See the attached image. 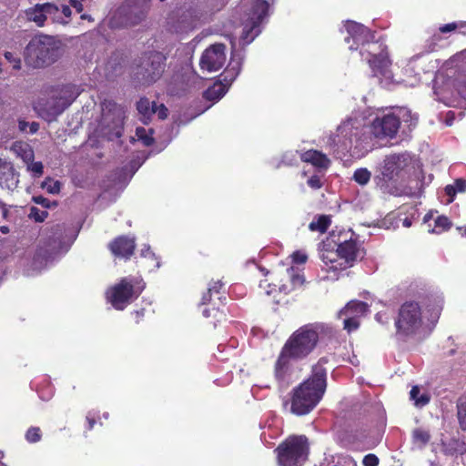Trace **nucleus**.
<instances>
[{
  "label": "nucleus",
  "mask_w": 466,
  "mask_h": 466,
  "mask_svg": "<svg viewBox=\"0 0 466 466\" xmlns=\"http://www.w3.org/2000/svg\"><path fill=\"white\" fill-rule=\"evenodd\" d=\"M327 357L312 365L309 376L290 391V412L304 416L311 412L322 400L328 386Z\"/></svg>",
  "instance_id": "obj_1"
},
{
  "label": "nucleus",
  "mask_w": 466,
  "mask_h": 466,
  "mask_svg": "<svg viewBox=\"0 0 466 466\" xmlns=\"http://www.w3.org/2000/svg\"><path fill=\"white\" fill-rule=\"evenodd\" d=\"M327 357L312 365L309 376L290 391V412L304 416L311 412L322 400L328 386Z\"/></svg>",
  "instance_id": "obj_2"
},
{
  "label": "nucleus",
  "mask_w": 466,
  "mask_h": 466,
  "mask_svg": "<svg viewBox=\"0 0 466 466\" xmlns=\"http://www.w3.org/2000/svg\"><path fill=\"white\" fill-rule=\"evenodd\" d=\"M377 31H348L349 36L345 41L352 44L350 48L360 50L362 56H368L365 59L372 73V76L379 78H390L392 76L391 65L388 46L382 36H376Z\"/></svg>",
  "instance_id": "obj_3"
},
{
  "label": "nucleus",
  "mask_w": 466,
  "mask_h": 466,
  "mask_svg": "<svg viewBox=\"0 0 466 466\" xmlns=\"http://www.w3.org/2000/svg\"><path fill=\"white\" fill-rule=\"evenodd\" d=\"M330 331L331 329L322 322L302 325L289 337L281 349L295 360H304L314 352L323 336Z\"/></svg>",
  "instance_id": "obj_4"
},
{
  "label": "nucleus",
  "mask_w": 466,
  "mask_h": 466,
  "mask_svg": "<svg viewBox=\"0 0 466 466\" xmlns=\"http://www.w3.org/2000/svg\"><path fill=\"white\" fill-rule=\"evenodd\" d=\"M62 55V43L54 36L41 35L33 38L25 49V62L33 68L54 64Z\"/></svg>",
  "instance_id": "obj_5"
},
{
  "label": "nucleus",
  "mask_w": 466,
  "mask_h": 466,
  "mask_svg": "<svg viewBox=\"0 0 466 466\" xmlns=\"http://www.w3.org/2000/svg\"><path fill=\"white\" fill-rule=\"evenodd\" d=\"M46 99L38 103L43 116L56 118L61 115L79 96L76 85L59 84L50 86L46 89Z\"/></svg>",
  "instance_id": "obj_6"
},
{
  "label": "nucleus",
  "mask_w": 466,
  "mask_h": 466,
  "mask_svg": "<svg viewBox=\"0 0 466 466\" xmlns=\"http://www.w3.org/2000/svg\"><path fill=\"white\" fill-rule=\"evenodd\" d=\"M146 289V282L140 275L121 278L106 291V298L116 310H124L136 300Z\"/></svg>",
  "instance_id": "obj_7"
},
{
  "label": "nucleus",
  "mask_w": 466,
  "mask_h": 466,
  "mask_svg": "<svg viewBox=\"0 0 466 466\" xmlns=\"http://www.w3.org/2000/svg\"><path fill=\"white\" fill-rule=\"evenodd\" d=\"M309 451V441L304 435L289 436L275 450L279 466H302Z\"/></svg>",
  "instance_id": "obj_8"
},
{
  "label": "nucleus",
  "mask_w": 466,
  "mask_h": 466,
  "mask_svg": "<svg viewBox=\"0 0 466 466\" xmlns=\"http://www.w3.org/2000/svg\"><path fill=\"white\" fill-rule=\"evenodd\" d=\"M166 56L158 51H148L136 61L135 76L143 85H151L161 77L166 67Z\"/></svg>",
  "instance_id": "obj_9"
},
{
  "label": "nucleus",
  "mask_w": 466,
  "mask_h": 466,
  "mask_svg": "<svg viewBox=\"0 0 466 466\" xmlns=\"http://www.w3.org/2000/svg\"><path fill=\"white\" fill-rule=\"evenodd\" d=\"M422 326V312L418 302L406 301L395 319L396 335L402 339L415 335Z\"/></svg>",
  "instance_id": "obj_10"
},
{
  "label": "nucleus",
  "mask_w": 466,
  "mask_h": 466,
  "mask_svg": "<svg viewBox=\"0 0 466 466\" xmlns=\"http://www.w3.org/2000/svg\"><path fill=\"white\" fill-rule=\"evenodd\" d=\"M226 294L225 284L218 279L211 280L207 292L202 295L201 304H210V307L203 310V315L206 318H213L215 319L214 322H211L214 327L217 326V322L225 321L227 319V314L224 309H220V306L224 307L226 305Z\"/></svg>",
  "instance_id": "obj_11"
},
{
  "label": "nucleus",
  "mask_w": 466,
  "mask_h": 466,
  "mask_svg": "<svg viewBox=\"0 0 466 466\" xmlns=\"http://www.w3.org/2000/svg\"><path fill=\"white\" fill-rule=\"evenodd\" d=\"M348 233H340L339 235L331 234L327 238L326 246L330 247V242H333L337 247L339 255V268L347 269L351 268L358 259L363 258L365 255L364 249L357 239L353 238V234L347 238Z\"/></svg>",
  "instance_id": "obj_12"
},
{
  "label": "nucleus",
  "mask_w": 466,
  "mask_h": 466,
  "mask_svg": "<svg viewBox=\"0 0 466 466\" xmlns=\"http://www.w3.org/2000/svg\"><path fill=\"white\" fill-rule=\"evenodd\" d=\"M151 0H125L116 11V19L122 26L140 25L150 10Z\"/></svg>",
  "instance_id": "obj_13"
},
{
  "label": "nucleus",
  "mask_w": 466,
  "mask_h": 466,
  "mask_svg": "<svg viewBox=\"0 0 466 466\" xmlns=\"http://www.w3.org/2000/svg\"><path fill=\"white\" fill-rule=\"evenodd\" d=\"M338 136L344 139V146L350 148L352 146L358 147L371 141L369 127L359 122H344L338 128Z\"/></svg>",
  "instance_id": "obj_14"
},
{
  "label": "nucleus",
  "mask_w": 466,
  "mask_h": 466,
  "mask_svg": "<svg viewBox=\"0 0 466 466\" xmlns=\"http://www.w3.org/2000/svg\"><path fill=\"white\" fill-rule=\"evenodd\" d=\"M400 127V117L393 113L384 114L381 116H376L371 124L368 126L370 139L394 137Z\"/></svg>",
  "instance_id": "obj_15"
},
{
  "label": "nucleus",
  "mask_w": 466,
  "mask_h": 466,
  "mask_svg": "<svg viewBox=\"0 0 466 466\" xmlns=\"http://www.w3.org/2000/svg\"><path fill=\"white\" fill-rule=\"evenodd\" d=\"M226 46L214 44L208 47L200 57L199 66L202 70L215 72L223 67L226 62Z\"/></svg>",
  "instance_id": "obj_16"
},
{
  "label": "nucleus",
  "mask_w": 466,
  "mask_h": 466,
  "mask_svg": "<svg viewBox=\"0 0 466 466\" xmlns=\"http://www.w3.org/2000/svg\"><path fill=\"white\" fill-rule=\"evenodd\" d=\"M291 355L282 349L274 364L273 374L279 388L285 389L292 382V362H297Z\"/></svg>",
  "instance_id": "obj_17"
},
{
  "label": "nucleus",
  "mask_w": 466,
  "mask_h": 466,
  "mask_svg": "<svg viewBox=\"0 0 466 466\" xmlns=\"http://www.w3.org/2000/svg\"><path fill=\"white\" fill-rule=\"evenodd\" d=\"M268 4L264 0H254L248 6V13L245 18L246 26L254 29L264 23L268 15Z\"/></svg>",
  "instance_id": "obj_18"
},
{
  "label": "nucleus",
  "mask_w": 466,
  "mask_h": 466,
  "mask_svg": "<svg viewBox=\"0 0 466 466\" xmlns=\"http://www.w3.org/2000/svg\"><path fill=\"white\" fill-rule=\"evenodd\" d=\"M58 7L46 3L36 5L25 12V18L29 22H34L35 26L41 27L45 25V21L53 15H56Z\"/></svg>",
  "instance_id": "obj_19"
},
{
  "label": "nucleus",
  "mask_w": 466,
  "mask_h": 466,
  "mask_svg": "<svg viewBox=\"0 0 466 466\" xmlns=\"http://www.w3.org/2000/svg\"><path fill=\"white\" fill-rule=\"evenodd\" d=\"M108 248L115 257L129 259L136 249L135 239L127 236H118L109 242Z\"/></svg>",
  "instance_id": "obj_20"
},
{
  "label": "nucleus",
  "mask_w": 466,
  "mask_h": 466,
  "mask_svg": "<svg viewBox=\"0 0 466 466\" xmlns=\"http://www.w3.org/2000/svg\"><path fill=\"white\" fill-rule=\"evenodd\" d=\"M406 166L403 155L393 154L387 156L383 161L381 175L385 182L393 180Z\"/></svg>",
  "instance_id": "obj_21"
},
{
  "label": "nucleus",
  "mask_w": 466,
  "mask_h": 466,
  "mask_svg": "<svg viewBox=\"0 0 466 466\" xmlns=\"http://www.w3.org/2000/svg\"><path fill=\"white\" fill-rule=\"evenodd\" d=\"M19 183V173L13 163L0 158V187L13 190Z\"/></svg>",
  "instance_id": "obj_22"
},
{
  "label": "nucleus",
  "mask_w": 466,
  "mask_h": 466,
  "mask_svg": "<svg viewBox=\"0 0 466 466\" xmlns=\"http://www.w3.org/2000/svg\"><path fill=\"white\" fill-rule=\"evenodd\" d=\"M236 56L237 55L234 52H232V56L230 58L229 64L226 67L224 72L221 74V76L223 77L221 81L222 83L225 82L224 84L227 85L228 87L237 78V76L239 75L241 71L243 58L240 57L239 56H238V58H236Z\"/></svg>",
  "instance_id": "obj_23"
},
{
  "label": "nucleus",
  "mask_w": 466,
  "mask_h": 466,
  "mask_svg": "<svg viewBox=\"0 0 466 466\" xmlns=\"http://www.w3.org/2000/svg\"><path fill=\"white\" fill-rule=\"evenodd\" d=\"M327 240L323 243V250L320 255L321 260L329 266V269L334 271H340L339 267V255L338 252V248L334 246L333 242H330V247L326 246Z\"/></svg>",
  "instance_id": "obj_24"
},
{
  "label": "nucleus",
  "mask_w": 466,
  "mask_h": 466,
  "mask_svg": "<svg viewBox=\"0 0 466 466\" xmlns=\"http://www.w3.org/2000/svg\"><path fill=\"white\" fill-rule=\"evenodd\" d=\"M300 159L302 162L309 163L320 168H328L330 164L329 157L324 153L316 149H309L303 152L300 155Z\"/></svg>",
  "instance_id": "obj_25"
},
{
  "label": "nucleus",
  "mask_w": 466,
  "mask_h": 466,
  "mask_svg": "<svg viewBox=\"0 0 466 466\" xmlns=\"http://www.w3.org/2000/svg\"><path fill=\"white\" fill-rule=\"evenodd\" d=\"M137 109L141 116L140 120L147 125L156 113V102H150L148 98L141 97L137 103Z\"/></svg>",
  "instance_id": "obj_26"
},
{
  "label": "nucleus",
  "mask_w": 466,
  "mask_h": 466,
  "mask_svg": "<svg viewBox=\"0 0 466 466\" xmlns=\"http://www.w3.org/2000/svg\"><path fill=\"white\" fill-rule=\"evenodd\" d=\"M368 309V305L366 302L360 300H351L340 311L339 316H348L353 315L360 317L363 315Z\"/></svg>",
  "instance_id": "obj_27"
},
{
  "label": "nucleus",
  "mask_w": 466,
  "mask_h": 466,
  "mask_svg": "<svg viewBox=\"0 0 466 466\" xmlns=\"http://www.w3.org/2000/svg\"><path fill=\"white\" fill-rule=\"evenodd\" d=\"M228 86L222 81L216 82L203 93V97L208 101L219 100L228 91Z\"/></svg>",
  "instance_id": "obj_28"
},
{
  "label": "nucleus",
  "mask_w": 466,
  "mask_h": 466,
  "mask_svg": "<svg viewBox=\"0 0 466 466\" xmlns=\"http://www.w3.org/2000/svg\"><path fill=\"white\" fill-rule=\"evenodd\" d=\"M12 150L20 157L25 163L34 160L35 155L32 147L25 142L16 141L12 146Z\"/></svg>",
  "instance_id": "obj_29"
},
{
  "label": "nucleus",
  "mask_w": 466,
  "mask_h": 466,
  "mask_svg": "<svg viewBox=\"0 0 466 466\" xmlns=\"http://www.w3.org/2000/svg\"><path fill=\"white\" fill-rule=\"evenodd\" d=\"M431 435L428 430L416 428L411 432L412 443L420 449L424 448L431 441Z\"/></svg>",
  "instance_id": "obj_30"
},
{
  "label": "nucleus",
  "mask_w": 466,
  "mask_h": 466,
  "mask_svg": "<svg viewBox=\"0 0 466 466\" xmlns=\"http://www.w3.org/2000/svg\"><path fill=\"white\" fill-rule=\"evenodd\" d=\"M287 275L289 279L290 280V287L289 288L286 285H282L281 287H279V289L281 291H284L285 293H288L292 289L301 287L305 281L304 277L299 273H296L293 268L288 269Z\"/></svg>",
  "instance_id": "obj_31"
},
{
  "label": "nucleus",
  "mask_w": 466,
  "mask_h": 466,
  "mask_svg": "<svg viewBox=\"0 0 466 466\" xmlns=\"http://www.w3.org/2000/svg\"><path fill=\"white\" fill-rule=\"evenodd\" d=\"M444 191L449 197L448 203H451L458 192L463 193L466 191V180L463 178H457L453 185H447Z\"/></svg>",
  "instance_id": "obj_32"
},
{
  "label": "nucleus",
  "mask_w": 466,
  "mask_h": 466,
  "mask_svg": "<svg viewBox=\"0 0 466 466\" xmlns=\"http://www.w3.org/2000/svg\"><path fill=\"white\" fill-rule=\"evenodd\" d=\"M330 224H331V219H330L329 216L319 215V216H318L316 220H312L309 223V228L311 231H318V232L323 234L328 230Z\"/></svg>",
  "instance_id": "obj_33"
},
{
  "label": "nucleus",
  "mask_w": 466,
  "mask_h": 466,
  "mask_svg": "<svg viewBox=\"0 0 466 466\" xmlns=\"http://www.w3.org/2000/svg\"><path fill=\"white\" fill-rule=\"evenodd\" d=\"M101 107L106 115L111 114L114 116L119 117L124 114L123 107L113 99H104L101 102Z\"/></svg>",
  "instance_id": "obj_34"
},
{
  "label": "nucleus",
  "mask_w": 466,
  "mask_h": 466,
  "mask_svg": "<svg viewBox=\"0 0 466 466\" xmlns=\"http://www.w3.org/2000/svg\"><path fill=\"white\" fill-rule=\"evenodd\" d=\"M434 223L435 227L431 229H429L430 233L441 234L442 232L448 231L452 226L451 219L444 215L438 216L435 218Z\"/></svg>",
  "instance_id": "obj_35"
},
{
  "label": "nucleus",
  "mask_w": 466,
  "mask_h": 466,
  "mask_svg": "<svg viewBox=\"0 0 466 466\" xmlns=\"http://www.w3.org/2000/svg\"><path fill=\"white\" fill-rule=\"evenodd\" d=\"M457 418L461 429L466 431V396L459 398L457 401Z\"/></svg>",
  "instance_id": "obj_36"
},
{
  "label": "nucleus",
  "mask_w": 466,
  "mask_h": 466,
  "mask_svg": "<svg viewBox=\"0 0 466 466\" xmlns=\"http://www.w3.org/2000/svg\"><path fill=\"white\" fill-rule=\"evenodd\" d=\"M452 86L456 89L459 96L466 99V72L459 74L452 81Z\"/></svg>",
  "instance_id": "obj_37"
},
{
  "label": "nucleus",
  "mask_w": 466,
  "mask_h": 466,
  "mask_svg": "<svg viewBox=\"0 0 466 466\" xmlns=\"http://www.w3.org/2000/svg\"><path fill=\"white\" fill-rule=\"evenodd\" d=\"M420 394V388L418 386H413L410 391V399L414 400V403L418 407H423L430 402V397L427 394Z\"/></svg>",
  "instance_id": "obj_38"
},
{
  "label": "nucleus",
  "mask_w": 466,
  "mask_h": 466,
  "mask_svg": "<svg viewBox=\"0 0 466 466\" xmlns=\"http://www.w3.org/2000/svg\"><path fill=\"white\" fill-rule=\"evenodd\" d=\"M371 174L367 168H358L353 174V179L358 184L364 186L370 179Z\"/></svg>",
  "instance_id": "obj_39"
},
{
  "label": "nucleus",
  "mask_w": 466,
  "mask_h": 466,
  "mask_svg": "<svg viewBox=\"0 0 466 466\" xmlns=\"http://www.w3.org/2000/svg\"><path fill=\"white\" fill-rule=\"evenodd\" d=\"M149 131L150 134H147V130L144 127H137L136 129L137 137L146 147H150L154 144V138L152 137L153 130L150 129Z\"/></svg>",
  "instance_id": "obj_40"
},
{
  "label": "nucleus",
  "mask_w": 466,
  "mask_h": 466,
  "mask_svg": "<svg viewBox=\"0 0 466 466\" xmlns=\"http://www.w3.org/2000/svg\"><path fill=\"white\" fill-rule=\"evenodd\" d=\"M25 440L29 443L38 442L42 439V431L39 427H30L25 435Z\"/></svg>",
  "instance_id": "obj_41"
},
{
  "label": "nucleus",
  "mask_w": 466,
  "mask_h": 466,
  "mask_svg": "<svg viewBox=\"0 0 466 466\" xmlns=\"http://www.w3.org/2000/svg\"><path fill=\"white\" fill-rule=\"evenodd\" d=\"M359 317L357 316H351V315H348V316H345V319H344V329H347L349 332L350 331H353L355 329H357L360 326V321H359Z\"/></svg>",
  "instance_id": "obj_42"
},
{
  "label": "nucleus",
  "mask_w": 466,
  "mask_h": 466,
  "mask_svg": "<svg viewBox=\"0 0 466 466\" xmlns=\"http://www.w3.org/2000/svg\"><path fill=\"white\" fill-rule=\"evenodd\" d=\"M27 165V170L32 172L34 177H40L44 173V166L42 162L37 161L25 163Z\"/></svg>",
  "instance_id": "obj_43"
},
{
  "label": "nucleus",
  "mask_w": 466,
  "mask_h": 466,
  "mask_svg": "<svg viewBox=\"0 0 466 466\" xmlns=\"http://www.w3.org/2000/svg\"><path fill=\"white\" fill-rule=\"evenodd\" d=\"M4 56L13 69L18 70L21 68V59L18 56L9 51L5 52Z\"/></svg>",
  "instance_id": "obj_44"
},
{
  "label": "nucleus",
  "mask_w": 466,
  "mask_h": 466,
  "mask_svg": "<svg viewBox=\"0 0 466 466\" xmlns=\"http://www.w3.org/2000/svg\"><path fill=\"white\" fill-rule=\"evenodd\" d=\"M29 217L36 222H43L48 217V212L40 210L36 207H32L30 208Z\"/></svg>",
  "instance_id": "obj_45"
},
{
  "label": "nucleus",
  "mask_w": 466,
  "mask_h": 466,
  "mask_svg": "<svg viewBox=\"0 0 466 466\" xmlns=\"http://www.w3.org/2000/svg\"><path fill=\"white\" fill-rule=\"evenodd\" d=\"M43 187L46 188L48 193L57 194L60 191L61 184L57 180L55 181L51 178H47V180L44 182Z\"/></svg>",
  "instance_id": "obj_46"
},
{
  "label": "nucleus",
  "mask_w": 466,
  "mask_h": 466,
  "mask_svg": "<svg viewBox=\"0 0 466 466\" xmlns=\"http://www.w3.org/2000/svg\"><path fill=\"white\" fill-rule=\"evenodd\" d=\"M307 184H308V186H309L310 188L315 189V190L321 188V187H322V186H323V183H322V181H321V178H320V177H319V176H318V175H313V176H311V177L308 179Z\"/></svg>",
  "instance_id": "obj_47"
},
{
  "label": "nucleus",
  "mask_w": 466,
  "mask_h": 466,
  "mask_svg": "<svg viewBox=\"0 0 466 466\" xmlns=\"http://www.w3.org/2000/svg\"><path fill=\"white\" fill-rule=\"evenodd\" d=\"M452 443L456 445V448L454 451L448 450L446 451V454L453 455L455 453L463 454L466 451V445L464 442H461L458 440H452Z\"/></svg>",
  "instance_id": "obj_48"
},
{
  "label": "nucleus",
  "mask_w": 466,
  "mask_h": 466,
  "mask_svg": "<svg viewBox=\"0 0 466 466\" xmlns=\"http://www.w3.org/2000/svg\"><path fill=\"white\" fill-rule=\"evenodd\" d=\"M380 462L379 458L372 453L367 454L364 456L362 460V463L364 466H378Z\"/></svg>",
  "instance_id": "obj_49"
},
{
  "label": "nucleus",
  "mask_w": 466,
  "mask_h": 466,
  "mask_svg": "<svg viewBox=\"0 0 466 466\" xmlns=\"http://www.w3.org/2000/svg\"><path fill=\"white\" fill-rule=\"evenodd\" d=\"M291 258L292 261L296 264H304L308 259V256L300 250L293 252Z\"/></svg>",
  "instance_id": "obj_50"
},
{
  "label": "nucleus",
  "mask_w": 466,
  "mask_h": 466,
  "mask_svg": "<svg viewBox=\"0 0 466 466\" xmlns=\"http://www.w3.org/2000/svg\"><path fill=\"white\" fill-rule=\"evenodd\" d=\"M156 113L159 119H166L168 115V110L165 105L161 104L158 106L156 105Z\"/></svg>",
  "instance_id": "obj_51"
},
{
  "label": "nucleus",
  "mask_w": 466,
  "mask_h": 466,
  "mask_svg": "<svg viewBox=\"0 0 466 466\" xmlns=\"http://www.w3.org/2000/svg\"><path fill=\"white\" fill-rule=\"evenodd\" d=\"M145 309H137L132 312V317L136 324H139L145 317Z\"/></svg>",
  "instance_id": "obj_52"
},
{
  "label": "nucleus",
  "mask_w": 466,
  "mask_h": 466,
  "mask_svg": "<svg viewBox=\"0 0 466 466\" xmlns=\"http://www.w3.org/2000/svg\"><path fill=\"white\" fill-rule=\"evenodd\" d=\"M33 200L35 203L41 205L44 208H49L50 207V200L46 198H44L42 196H36L33 198Z\"/></svg>",
  "instance_id": "obj_53"
},
{
  "label": "nucleus",
  "mask_w": 466,
  "mask_h": 466,
  "mask_svg": "<svg viewBox=\"0 0 466 466\" xmlns=\"http://www.w3.org/2000/svg\"><path fill=\"white\" fill-rule=\"evenodd\" d=\"M86 422H87L86 430L87 431L93 430V428L95 427V425L96 423V417L94 415H92L91 412H88V414L86 417Z\"/></svg>",
  "instance_id": "obj_54"
},
{
  "label": "nucleus",
  "mask_w": 466,
  "mask_h": 466,
  "mask_svg": "<svg viewBox=\"0 0 466 466\" xmlns=\"http://www.w3.org/2000/svg\"><path fill=\"white\" fill-rule=\"evenodd\" d=\"M458 27H466V22H460V23H451L447 24L442 27H440L439 29H457Z\"/></svg>",
  "instance_id": "obj_55"
},
{
  "label": "nucleus",
  "mask_w": 466,
  "mask_h": 466,
  "mask_svg": "<svg viewBox=\"0 0 466 466\" xmlns=\"http://www.w3.org/2000/svg\"><path fill=\"white\" fill-rule=\"evenodd\" d=\"M84 0H69L70 5L76 8V10L80 13L83 10L82 2Z\"/></svg>",
  "instance_id": "obj_56"
},
{
  "label": "nucleus",
  "mask_w": 466,
  "mask_h": 466,
  "mask_svg": "<svg viewBox=\"0 0 466 466\" xmlns=\"http://www.w3.org/2000/svg\"><path fill=\"white\" fill-rule=\"evenodd\" d=\"M58 13H62L66 17H69L71 15V10L69 6L62 5V9H58V12L56 14Z\"/></svg>",
  "instance_id": "obj_57"
},
{
  "label": "nucleus",
  "mask_w": 466,
  "mask_h": 466,
  "mask_svg": "<svg viewBox=\"0 0 466 466\" xmlns=\"http://www.w3.org/2000/svg\"><path fill=\"white\" fill-rule=\"evenodd\" d=\"M0 213L3 218H5L8 214V210L5 208V205L0 200Z\"/></svg>",
  "instance_id": "obj_58"
},
{
  "label": "nucleus",
  "mask_w": 466,
  "mask_h": 466,
  "mask_svg": "<svg viewBox=\"0 0 466 466\" xmlns=\"http://www.w3.org/2000/svg\"><path fill=\"white\" fill-rule=\"evenodd\" d=\"M252 31H249V30H247V31H243V35L241 36V39H240V42L243 46L247 45L248 42L246 41V39L248 37L249 35V33H251Z\"/></svg>",
  "instance_id": "obj_59"
},
{
  "label": "nucleus",
  "mask_w": 466,
  "mask_h": 466,
  "mask_svg": "<svg viewBox=\"0 0 466 466\" xmlns=\"http://www.w3.org/2000/svg\"><path fill=\"white\" fill-rule=\"evenodd\" d=\"M345 26L346 29H359V25L353 21H348Z\"/></svg>",
  "instance_id": "obj_60"
},
{
  "label": "nucleus",
  "mask_w": 466,
  "mask_h": 466,
  "mask_svg": "<svg viewBox=\"0 0 466 466\" xmlns=\"http://www.w3.org/2000/svg\"><path fill=\"white\" fill-rule=\"evenodd\" d=\"M435 211L433 210H430L427 214H425L424 218H423V222L424 223H427L428 221H430L431 219L433 218V214H434Z\"/></svg>",
  "instance_id": "obj_61"
},
{
  "label": "nucleus",
  "mask_w": 466,
  "mask_h": 466,
  "mask_svg": "<svg viewBox=\"0 0 466 466\" xmlns=\"http://www.w3.org/2000/svg\"><path fill=\"white\" fill-rule=\"evenodd\" d=\"M39 129V124L36 122H32L30 125V133H36Z\"/></svg>",
  "instance_id": "obj_62"
},
{
  "label": "nucleus",
  "mask_w": 466,
  "mask_h": 466,
  "mask_svg": "<svg viewBox=\"0 0 466 466\" xmlns=\"http://www.w3.org/2000/svg\"><path fill=\"white\" fill-rule=\"evenodd\" d=\"M27 127V123L25 121H19V128L22 131H25Z\"/></svg>",
  "instance_id": "obj_63"
},
{
  "label": "nucleus",
  "mask_w": 466,
  "mask_h": 466,
  "mask_svg": "<svg viewBox=\"0 0 466 466\" xmlns=\"http://www.w3.org/2000/svg\"><path fill=\"white\" fill-rule=\"evenodd\" d=\"M0 231L3 234H7L9 232V228L7 226H2L0 227Z\"/></svg>",
  "instance_id": "obj_64"
}]
</instances>
